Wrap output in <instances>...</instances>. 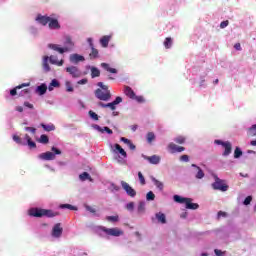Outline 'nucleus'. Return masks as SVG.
I'll return each instance as SVG.
<instances>
[{
  "label": "nucleus",
  "mask_w": 256,
  "mask_h": 256,
  "mask_svg": "<svg viewBox=\"0 0 256 256\" xmlns=\"http://www.w3.org/2000/svg\"><path fill=\"white\" fill-rule=\"evenodd\" d=\"M152 181L154 183V185L157 187V189H159L160 191H163V182L157 180L156 178H152Z\"/></svg>",
  "instance_id": "nucleus-37"
},
{
  "label": "nucleus",
  "mask_w": 256,
  "mask_h": 256,
  "mask_svg": "<svg viewBox=\"0 0 256 256\" xmlns=\"http://www.w3.org/2000/svg\"><path fill=\"white\" fill-rule=\"evenodd\" d=\"M42 129H44V131L50 132V131H55V125L53 124H40Z\"/></svg>",
  "instance_id": "nucleus-31"
},
{
  "label": "nucleus",
  "mask_w": 256,
  "mask_h": 256,
  "mask_svg": "<svg viewBox=\"0 0 256 256\" xmlns=\"http://www.w3.org/2000/svg\"><path fill=\"white\" fill-rule=\"evenodd\" d=\"M48 27L49 29H61V24H59V20L56 18L50 17V20L48 21Z\"/></svg>",
  "instance_id": "nucleus-12"
},
{
  "label": "nucleus",
  "mask_w": 256,
  "mask_h": 256,
  "mask_svg": "<svg viewBox=\"0 0 256 256\" xmlns=\"http://www.w3.org/2000/svg\"><path fill=\"white\" fill-rule=\"evenodd\" d=\"M175 143H178V145H183L185 143V137L183 136H178L174 139Z\"/></svg>",
  "instance_id": "nucleus-45"
},
{
  "label": "nucleus",
  "mask_w": 256,
  "mask_h": 256,
  "mask_svg": "<svg viewBox=\"0 0 256 256\" xmlns=\"http://www.w3.org/2000/svg\"><path fill=\"white\" fill-rule=\"evenodd\" d=\"M23 87H29V83H23L21 85L16 86L14 89L10 90V95L15 97L17 95V89H23Z\"/></svg>",
  "instance_id": "nucleus-27"
},
{
  "label": "nucleus",
  "mask_w": 256,
  "mask_h": 256,
  "mask_svg": "<svg viewBox=\"0 0 256 256\" xmlns=\"http://www.w3.org/2000/svg\"><path fill=\"white\" fill-rule=\"evenodd\" d=\"M80 181H93V178H91V175L87 172H83L82 174L79 175Z\"/></svg>",
  "instance_id": "nucleus-30"
},
{
  "label": "nucleus",
  "mask_w": 256,
  "mask_h": 256,
  "mask_svg": "<svg viewBox=\"0 0 256 256\" xmlns=\"http://www.w3.org/2000/svg\"><path fill=\"white\" fill-rule=\"evenodd\" d=\"M173 45V39L171 37H167L164 41V47L165 49H171V46Z\"/></svg>",
  "instance_id": "nucleus-38"
},
{
  "label": "nucleus",
  "mask_w": 256,
  "mask_h": 256,
  "mask_svg": "<svg viewBox=\"0 0 256 256\" xmlns=\"http://www.w3.org/2000/svg\"><path fill=\"white\" fill-rule=\"evenodd\" d=\"M51 17L49 16H43L41 14H39L37 17H36V21H38L40 23V25H43L44 27L46 25H49V21H50Z\"/></svg>",
  "instance_id": "nucleus-13"
},
{
  "label": "nucleus",
  "mask_w": 256,
  "mask_h": 256,
  "mask_svg": "<svg viewBox=\"0 0 256 256\" xmlns=\"http://www.w3.org/2000/svg\"><path fill=\"white\" fill-rule=\"evenodd\" d=\"M243 155V151H241V148L236 147L234 150V159H239Z\"/></svg>",
  "instance_id": "nucleus-42"
},
{
  "label": "nucleus",
  "mask_w": 256,
  "mask_h": 256,
  "mask_svg": "<svg viewBox=\"0 0 256 256\" xmlns=\"http://www.w3.org/2000/svg\"><path fill=\"white\" fill-rule=\"evenodd\" d=\"M66 91H68V93H72L73 91V86L71 85V82H66Z\"/></svg>",
  "instance_id": "nucleus-51"
},
{
  "label": "nucleus",
  "mask_w": 256,
  "mask_h": 256,
  "mask_svg": "<svg viewBox=\"0 0 256 256\" xmlns=\"http://www.w3.org/2000/svg\"><path fill=\"white\" fill-rule=\"evenodd\" d=\"M168 151H170V153L175 154V153H183V151H185V147L183 146H178L177 144L171 142L168 145Z\"/></svg>",
  "instance_id": "nucleus-10"
},
{
  "label": "nucleus",
  "mask_w": 256,
  "mask_h": 256,
  "mask_svg": "<svg viewBox=\"0 0 256 256\" xmlns=\"http://www.w3.org/2000/svg\"><path fill=\"white\" fill-rule=\"evenodd\" d=\"M234 49H236V51H241V43H236Z\"/></svg>",
  "instance_id": "nucleus-61"
},
{
  "label": "nucleus",
  "mask_w": 256,
  "mask_h": 256,
  "mask_svg": "<svg viewBox=\"0 0 256 256\" xmlns=\"http://www.w3.org/2000/svg\"><path fill=\"white\" fill-rule=\"evenodd\" d=\"M138 211H139V213H143V211H145V202H140L139 203Z\"/></svg>",
  "instance_id": "nucleus-50"
},
{
  "label": "nucleus",
  "mask_w": 256,
  "mask_h": 256,
  "mask_svg": "<svg viewBox=\"0 0 256 256\" xmlns=\"http://www.w3.org/2000/svg\"><path fill=\"white\" fill-rule=\"evenodd\" d=\"M191 167H194V169L197 171L195 175L196 179H203V177H205V172H203L201 167L197 166L196 164H192Z\"/></svg>",
  "instance_id": "nucleus-19"
},
{
  "label": "nucleus",
  "mask_w": 256,
  "mask_h": 256,
  "mask_svg": "<svg viewBox=\"0 0 256 256\" xmlns=\"http://www.w3.org/2000/svg\"><path fill=\"white\" fill-rule=\"evenodd\" d=\"M120 141H122L123 143H125V145H128V144L131 142V140H129V139L125 138V137H122V138L120 139Z\"/></svg>",
  "instance_id": "nucleus-59"
},
{
  "label": "nucleus",
  "mask_w": 256,
  "mask_h": 256,
  "mask_svg": "<svg viewBox=\"0 0 256 256\" xmlns=\"http://www.w3.org/2000/svg\"><path fill=\"white\" fill-rule=\"evenodd\" d=\"M25 131H30V133H32L33 135L37 133V129L33 127H26Z\"/></svg>",
  "instance_id": "nucleus-54"
},
{
  "label": "nucleus",
  "mask_w": 256,
  "mask_h": 256,
  "mask_svg": "<svg viewBox=\"0 0 256 256\" xmlns=\"http://www.w3.org/2000/svg\"><path fill=\"white\" fill-rule=\"evenodd\" d=\"M156 219L158 223H162V225H165V223H167V217L163 212L156 213Z\"/></svg>",
  "instance_id": "nucleus-24"
},
{
  "label": "nucleus",
  "mask_w": 256,
  "mask_h": 256,
  "mask_svg": "<svg viewBox=\"0 0 256 256\" xmlns=\"http://www.w3.org/2000/svg\"><path fill=\"white\" fill-rule=\"evenodd\" d=\"M63 235V227H61V223H57L52 228V237L59 239Z\"/></svg>",
  "instance_id": "nucleus-9"
},
{
  "label": "nucleus",
  "mask_w": 256,
  "mask_h": 256,
  "mask_svg": "<svg viewBox=\"0 0 256 256\" xmlns=\"http://www.w3.org/2000/svg\"><path fill=\"white\" fill-rule=\"evenodd\" d=\"M86 83H87V79L86 78L78 81V85H86Z\"/></svg>",
  "instance_id": "nucleus-64"
},
{
  "label": "nucleus",
  "mask_w": 256,
  "mask_h": 256,
  "mask_svg": "<svg viewBox=\"0 0 256 256\" xmlns=\"http://www.w3.org/2000/svg\"><path fill=\"white\" fill-rule=\"evenodd\" d=\"M124 94L126 95V97H129V99H132V100L135 99V91H133L132 87L125 86Z\"/></svg>",
  "instance_id": "nucleus-18"
},
{
  "label": "nucleus",
  "mask_w": 256,
  "mask_h": 256,
  "mask_svg": "<svg viewBox=\"0 0 256 256\" xmlns=\"http://www.w3.org/2000/svg\"><path fill=\"white\" fill-rule=\"evenodd\" d=\"M86 211H89L90 213H96L95 208H93L91 206H86Z\"/></svg>",
  "instance_id": "nucleus-58"
},
{
  "label": "nucleus",
  "mask_w": 256,
  "mask_h": 256,
  "mask_svg": "<svg viewBox=\"0 0 256 256\" xmlns=\"http://www.w3.org/2000/svg\"><path fill=\"white\" fill-rule=\"evenodd\" d=\"M101 75V71H99L98 68L92 67L91 68V77L92 79H95V77H99Z\"/></svg>",
  "instance_id": "nucleus-33"
},
{
  "label": "nucleus",
  "mask_w": 256,
  "mask_h": 256,
  "mask_svg": "<svg viewBox=\"0 0 256 256\" xmlns=\"http://www.w3.org/2000/svg\"><path fill=\"white\" fill-rule=\"evenodd\" d=\"M59 81L57 79H53L48 87L49 91H53V87H59Z\"/></svg>",
  "instance_id": "nucleus-41"
},
{
  "label": "nucleus",
  "mask_w": 256,
  "mask_h": 256,
  "mask_svg": "<svg viewBox=\"0 0 256 256\" xmlns=\"http://www.w3.org/2000/svg\"><path fill=\"white\" fill-rule=\"evenodd\" d=\"M60 209H69L70 211H77V207L71 204H61Z\"/></svg>",
  "instance_id": "nucleus-39"
},
{
  "label": "nucleus",
  "mask_w": 256,
  "mask_h": 256,
  "mask_svg": "<svg viewBox=\"0 0 256 256\" xmlns=\"http://www.w3.org/2000/svg\"><path fill=\"white\" fill-rule=\"evenodd\" d=\"M138 179L140 181V185H145V176H143V173L138 172Z\"/></svg>",
  "instance_id": "nucleus-48"
},
{
  "label": "nucleus",
  "mask_w": 256,
  "mask_h": 256,
  "mask_svg": "<svg viewBox=\"0 0 256 256\" xmlns=\"http://www.w3.org/2000/svg\"><path fill=\"white\" fill-rule=\"evenodd\" d=\"M251 201H253V197L252 196H248L245 198L244 200V205H251Z\"/></svg>",
  "instance_id": "nucleus-52"
},
{
  "label": "nucleus",
  "mask_w": 256,
  "mask_h": 256,
  "mask_svg": "<svg viewBox=\"0 0 256 256\" xmlns=\"http://www.w3.org/2000/svg\"><path fill=\"white\" fill-rule=\"evenodd\" d=\"M214 183H212V189L214 191H222V193H225V191H228L229 185L225 183V180L220 179L217 176H214Z\"/></svg>",
  "instance_id": "nucleus-5"
},
{
  "label": "nucleus",
  "mask_w": 256,
  "mask_h": 256,
  "mask_svg": "<svg viewBox=\"0 0 256 256\" xmlns=\"http://www.w3.org/2000/svg\"><path fill=\"white\" fill-rule=\"evenodd\" d=\"M93 128L96 130V131H99L100 133H108V135H113V130H111L109 127H104V128H101V126L95 124L93 126Z\"/></svg>",
  "instance_id": "nucleus-16"
},
{
  "label": "nucleus",
  "mask_w": 256,
  "mask_h": 256,
  "mask_svg": "<svg viewBox=\"0 0 256 256\" xmlns=\"http://www.w3.org/2000/svg\"><path fill=\"white\" fill-rule=\"evenodd\" d=\"M49 48L53 49V51H57L61 55H63V53L69 52V48H65V47L62 48V47H59V45L57 44H49Z\"/></svg>",
  "instance_id": "nucleus-14"
},
{
  "label": "nucleus",
  "mask_w": 256,
  "mask_h": 256,
  "mask_svg": "<svg viewBox=\"0 0 256 256\" xmlns=\"http://www.w3.org/2000/svg\"><path fill=\"white\" fill-rule=\"evenodd\" d=\"M180 161H184V163H189V156L188 155H182L180 157Z\"/></svg>",
  "instance_id": "nucleus-55"
},
{
  "label": "nucleus",
  "mask_w": 256,
  "mask_h": 256,
  "mask_svg": "<svg viewBox=\"0 0 256 256\" xmlns=\"http://www.w3.org/2000/svg\"><path fill=\"white\" fill-rule=\"evenodd\" d=\"M66 71H67V73L72 75V77H74V78L81 77V72L79 71V68H77L75 66L67 67Z\"/></svg>",
  "instance_id": "nucleus-11"
},
{
  "label": "nucleus",
  "mask_w": 256,
  "mask_h": 256,
  "mask_svg": "<svg viewBox=\"0 0 256 256\" xmlns=\"http://www.w3.org/2000/svg\"><path fill=\"white\" fill-rule=\"evenodd\" d=\"M224 152H223V157H228V155H231V151H233V146L231 145V142L226 141L224 144Z\"/></svg>",
  "instance_id": "nucleus-15"
},
{
  "label": "nucleus",
  "mask_w": 256,
  "mask_h": 256,
  "mask_svg": "<svg viewBox=\"0 0 256 256\" xmlns=\"http://www.w3.org/2000/svg\"><path fill=\"white\" fill-rule=\"evenodd\" d=\"M126 209H127L128 211H133V209H135V203H133V202L128 203V204L126 205Z\"/></svg>",
  "instance_id": "nucleus-53"
},
{
  "label": "nucleus",
  "mask_w": 256,
  "mask_h": 256,
  "mask_svg": "<svg viewBox=\"0 0 256 256\" xmlns=\"http://www.w3.org/2000/svg\"><path fill=\"white\" fill-rule=\"evenodd\" d=\"M146 199L147 201H155V194L153 193V191L147 193Z\"/></svg>",
  "instance_id": "nucleus-46"
},
{
  "label": "nucleus",
  "mask_w": 256,
  "mask_h": 256,
  "mask_svg": "<svg viewBox=\"0 0 256 256\" xmlns=\"http://www.w3.org/2000/svg\"><path fill=\"white\" fill-rule=\"evenodd\" d=\"M51 151L52 152H44V153H41L39 154V158L42 160V161H53L55 159V156L56 155H61V150H59L57 147L53 146L51 148Z\"/></svg>",
  "instance_id": "nucleus-4"
},
{
  "label": "nucleus",
  "mask_w": 256,
  "mask_h": 256,
  "mask_svg": "<svg viewBox=\"0 0 256 256\" xmlns=\"http://www.w3.org/2000/svg\"><path fill=\"white\" fill-rule=\"evenodd\" d=\"M101 67H103V69H105V71H108L109 73H117V69L110 68L109 64L107 63H102Z\"/></svg>",
  "instance_id": "nucleus-34"
},
{
  "label": "nucleus",
  "mask_w": 256,
  "mask_h": 256,
  "mask_svg": "<svg viewBox=\"0 0 256 256\" xmlns=\"http://www.w3.org/2000/svg\"><path fill=\"white\" fill-rule=\"evenodd\" d=\"M114 147H115L116 151H118V153H120V155H122V157H127V152H125V150L121 147V145L115 144Z\"/></svg>",
  "instance_id": "nucleus-36"
},
{
  "label": "nucleus",
  "mask_w": 256,
  "mask_h": 256,
  "mask_svg": "<svg viewBox=\"0 0 256 256\" xmlns=\"http://www.w3.org/2000/svg\"><path fill=\"white\" fill-rule=\"evenodd\" d=\"M132 100L137 101V103L145 102V98H143V96H137V95H135V98H132Z\"/></svg>",
  "instance_id": "nucleus-49"
},
{
  "label": "nucleus",
  "mask_w": 256,
  "mask_h": 256,
  "mask_svg": "<svg viewBox=\"0 0 256 256\" xmlns=\"http://www.w3.org/2000/svg\"><path fill=\"white\" fill-rule=\"evenodd\" d=\"M128 147H129V149H131V151H135V149H136L135 144H133L131 142L128 144Z\"/></svg>",
  "instance_id": "nucleus-63"
},
{
  "label": "nucleus",
  "mask_w": 256,
  "mask_h": 256,
  "mask_svg": "<svg viewBox=\"0 0 256 256\" xmlns=\"http://www.w3.org/2000/svg\"><path fill=\"white\" fill-rule=\"evenodd\" d=\"M147 161H149V163L152 165H159V163H161V157L157 155L149 156L147 157Z\"/></svg>",
  "instance_id": "nucleus-21"
},
{
  "label": "nucleus",
  "mask_w": 256,
  "mask_h": 256,
  "mask_svg": "<svg viewBox=\"0 0 256 256\" xmlns=\"http://www.w3.org/2000/svg\"><path fill=\"white\" fill-rule=\"evenodd\" d=\"M24 107H28V109H33V104L29 102H24Z\"/></svg>",
  "instance_id": "nucleus-60"
},
{
  "label": "nucleus",
  "mask_w": 256,
  "mask_h": 256,
  "mask_svg": "<svg viewBox=\"0 0 256 256\" xmlns=\"http://www.w3.org/2000/svg\"><path fill=\"white\" fill-rule=\"evenodd\" d=\"M106 220L110 221L111 223H117L119 221V216H107Z\"/></svg>",
  "instance_id": "nucleus-44"
},
{
  "label": "nucleus",
  "mask_w": 256,
  "mask_h": 256,
  "mask_svg": "<svg viewBox=\"0 0 256 256\" xmlns=\"http://www.w3.org/2000/svg\"><path fill=\"white\" fill-rule=\"evenodd\" d=\"M214 253H215L216 256H224L225 255V252H223L219 249H215Z\"/></svg>",
  "instance_id": "nucleus-56"
},
{
  "label": "nucleus",
  "mask_w": 256,
  "mask_h": 256,
  "mask_svg": "<svg viewBox=\"0 0 256 256\" xmlns=\"http://www.w3.org/2000/svg\"><path fill=\"white\" fill-rule=\"evenodd\" d=\"M219 217H227V213L226 212H223V211H219L218 212V218Z\"/></svg>",
  "instance_id": "nucleus-62"
},
{
  "label": "nucleus",
  "mask_w": 256,
  "mask_h": 256,
  "mask_svg": "<svg viewBox=\"0 0 256 256\" xmlns=\"http://www.w3.org/2000/svg\"><path fill=\"white\" fill-rule=\"evenodd\" d=\"M100 229L110 237H121V235H123V231L119 228H106L105 226H101Z\"/></svg>",
  "instance_id": "nucleus-7"
},
{
  "label": "nucleus",
  "mask_w": 256,
  "mask_h": 256,
  "mask_svg": "<svg viewBox=\"0 0 256 256\" xmlns=\"http://www.w3.org/2000/svg\"><path fill=\"white\" fill-rule=\"evenodd\" d=\"M91 52L89 54L90 59H97L99 57V50L95 49L93 43H90Z\"/></svg>",
  "instance_id": "nucleus-26"
},
{
  "label": "nucleus",
  "mask_w": 256,
  "mask_h": 256,
  "mask_svg": "<svg viewBox=\"0 0 256 256\" xmlns=\"http://www.w3.org/2000/svg\"><path fill=\"white\" fill-rule=\"evenodd\" d=\"M109 41H111V35H105L100 39V45H102L104 48H107L109 47Z\"/></svg>",
  "instance_id": "nucleus-22"
},
{
  "label": "nucleus",
  "mask_w": 256,
  "mask_h": 256,
  "mask_svg": "<svg viewBox=\"0 0 256 256\" xmlns=\"http://www.w3.org/2000/svg\"><path fill=\"white\" fill-rule=\"evenodd\" d=\"M119 103H123V98H121V96L116 97L113 102L107 104L103 102H98V107H102V109H110L111 111H115Z\"/></svg>",
  "instance_id": "nucleus-6"
},
{
  "label": "nucleus",
  "mask_w": 256,
  "mask_h": 256,
  "mask_svg": "<svg viewBox=\"0 0 256 256\" xmlns=\"http://www.w3.org/2000/svg\"><path fill=\"white\" fill-rule=\"evenodd\" d=\"M48 61H50V63L52 64V65H57L58 67H61L62 65H63V63H64V61L63 60H58L57 59V56H50V57H48Z\"/></svg>",
  "instance_id": "nucleus-20"
},
{
  "label": "nucleus",
  "mask_w": 256,
  "mask_h": 256,
  "mask_svg": "<svg viewBox=\"0 0 256 256\" xmlns=\"http://www.w3.org/2000/svg\"><path fill=\"white\" fill-rule=\"evenodd\" d=\"M24 141L27 142L26 145H28L30 149H35L37 147V144L31 140V137L29 136V134H25Z\"/></svg>",
  "instance_id": "nucleus-23"
},
{
  "label": "nucleus",
  "mask_w": 256,
  "mask_h": 256,
  "mask_svg": "<svg viewBox=\"0 0 256 256\" xmlns=\"http://www.w3.org/2000/svg\"><path fill=\"white\" fill-rule=\"evenodd\" d=\"M13 141H15V143H17L18 145H27V142H25V140H23L18 135L13 136Z\"/></svg>",
  "instance_id": "nucleus-35"
},
{
  "label": "nucleus",
  "mask_w": 256,
  "mask_h": 256,
  "mask_svg": "<svg viewBox=\"0 0 256 256\" xmlns=\"http://www.w3.org/2000/svg\"><path fill=\"white\" fill-rule=\"evenodd\" d=\"M228 25H229V21H228V20L222 21V22L220 23V28H221V29H225V27H227Z\"/></svg>",
  "instance_id": "nucleus-57"
},
{
  "label": "nucleus",
  "mask_w": 256,
  "mask_h": 256,
  "mask_svg": "<svg viewBox=\"0 0 256 256\" xmlns=\"http://www.w3.org/2000/svg\"><path fill=\"white\" fill-rule=\"evenodd\" d=\"M36 93H38V95H45V93H47V85L41 84L40 86H38L36 88Z\"/></svg>",
  "instance_id": "nucleus-29"
},
{
  "label": "nucleus",
  "mask_w": 256,
  "mask_h": 256,
  "mask_svg": "<svg viewBox=\"0 0 256 256\" xmlns=\"http://www.w3.org/2000/svg\"><path fill=\"white\" fill-rule=\"evenodd\" d=\"M73 47H75V44L73 43V40H71V37H66L64 49H69V51H72Z\"/></svg>",
  "instance_id": "nucleus-28"
},
{
  "label": "nucleus",
  "mask_w": 256,
  "mask_h": 256,
  "mask_svg": "<svg viewBox=\"0 0 256 256\" xmlns=\"http://www.w3.org/2000/svg\"><path fill=\"white\" fill-rule=\"evenodd\" d=\"M146 139H147V143H149L151 145V143H153V140L155 139V133L148 132Z\"/></svg>",
  "instance_id": "nucleus-40"
},
{
  "label": "nucleus",
  "mask_w": 256,
  "mask_h": 256,
  "mask_svg": "<svg viewBox=\"0 0 256 256\" xmlns=\"http://www.w3.org/2000/svg\"><path fill=\"white\" fill-rule=\"evenodd\" d=\"M42 67L46 73H49V71H51V67L49 66V56H44Z\"/></svg>",
  "instance_id": "nucleus-25"
},
{
  "label": "nucleus",
  "mask_w": 256,
  "mask_h": 256,
  "mask_svg": "<svg viewBox=\"0 0 256 256\" xmlns=\"http://www.w3.org/2000/svg\"><path fill=\"white\" fill-rule=\"evenodd\" d=\"M248 135L250 137H255L256 136V124L252 125V127L249 128Z\"/></svg>",
  "instance_id": "nucleus-43"
},
{
  "label": "nucleus",
  "mask_w": 256,
  "mask_h": 256,
  "mask_svg": "<svg viewBox=\"0 0 256 256\" xmlns=\"http://www.w3.org/2000/svg\"><path fill=\"white\" fill-rule=\"evenodd\" d=\"M29 215H31V217H49V218H53V217H57L58 212H53V210H47V209H41V208H32L29 211Z\"/></svg>",
  "instance_id": "nucleus-2"
},
{
  "label": "nucleus",
  "mask_w": 256,
  "mask_h": 256,
  "mask_svg": "<svg viewBox=\"0 0 256 256\" xmlns=\"http://www.w3.org/2000/svg\"><path fill=\"white\" fill-rule=\"evenodd\" d=\"M80 61H85V57L79 55V54H72L70 55V63H80Z\"/></svg>",
  "instance_id": "nucleus-17"
},
{
  "label": "nucleus",
  "mask_w": 256,
  "mask_h": 256,
  "mask_svg": "<svg viewBox=\"0 0 256 256\" xmlns=\"http://www.w3.org/2000/svg\"><path fill=\"white\" fill-rule=\"evenodd\" d=\"M97 86L100 88L95 90V97L100 101H109L111 99V91H109V86L103 84V82H98Z\"/></svg>",
  "instance_id": "nucleus-1"
},
{
  "label": "nucleus",
  "mask_w": 256,
  "mask_h": 256,
  "mask_svg": "<svg viewBox=\"0 0 256 256\" xmlns=\"http://www.w3.org/2000/svg\"><path fill=\"white\" fill-rule=\"evenodd\" d=\"M173 199L175 201V203H180V204H185L186 205V209H190L192 211H195L197 209H199V204L197 203H193L191 198H183L179 195H174Z\"/></svg>",
  "instance_id": "nucleus-3"
},
{
  "label": "nucleus",
  "mask_w": 256,
  "mask_h": 256,
  "mask_svg": "<svg viewBox=\"0 0 256 256\" xmlns=\"http://www.w3.org/2000/svg\"><path fill=\"white\" fill-rule=\"evenodd\" d=\"M38 143H42V145H47V143H49V136L42 134L38 139Z\"/></svg>",
  "instance_id": "nucleus-32"
},
{
  "label": "nucleus",
  "mask_w": 256,
  "mask_h": 256,
  "mask_svg": "<svg viewBox=\"0 0 256 256\" xmlns=\"http://www.w3.org/2000/svg\"><path fill=\"white\" fill-rule=\"evenodd\" d=\"M89 116H90L91 119H93L94 121H99V115H97V113L93 112L92 110L89 111Z\"/></svg>",
  "instance_id": "nucleus-47"
},
{
  "label": "nucleus",
  "mask_w": 256,
  "mask_h": 256,
  "mask_svg": "<svg viewBox=\"0 0 256 256\" xmlns=\"http://www.w3.org/2000/svg\"><path fill=\"white\" fill-rule=\"evenodd\" d=\"M121 186H122V189L125 190L128 197H135V195H137V191H135V189H133V187H131L129 183L125 181H121Z\"/></svg>",
  "instance_id": "nucleus-8"
}]
</instances>
